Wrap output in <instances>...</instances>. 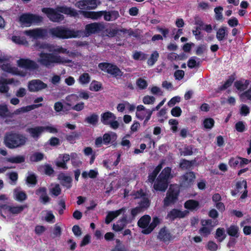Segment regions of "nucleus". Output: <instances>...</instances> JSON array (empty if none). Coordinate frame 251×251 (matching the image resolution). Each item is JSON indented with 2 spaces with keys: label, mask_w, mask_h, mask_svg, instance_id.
<instances>
[{
  "label": "nucleus",
  "mask_w": 251,
  "mask_h": 251,
  "mask_svg": "<svg viewBox=\"0 0 251 251\" xmlns=\"http://www.w3.org/2000/svg\"><path fill=\"white\" fill-rule=\"evenodd\" d=\"M41 11L45 14L49 19L54 23H59L64 19L63 13L71 17H76L78 14L76 10L67 6H58L55 9L51 7L42 8Z\"/></svg>",
  "instance_id": "1"
},
{
  "label": "nucleus",
  "mask_w": 251,
  "mask_h": 251,
  "mask_svg": "<svg viewBox=\"0 0 251 251\" xmlns=\"http://www.w3.org/2000/svg\"><path fill=\"white\" fill-rule=\"evenodd\" d=\"M27 138L23 134L10 132L6 133L4 137V144L10 149H14L24 146Z\"/></svg>",
  "instance_id": "2"
},
{
  "label": "nucleus",
  "mask_w": 251,
  "mask_h": 251,
  "mask_svg": "<svg viewBox=\"0 0 251 251\" xmlns=\"http://www.w3.org/2000/svg\"><path fill=\"white\" fill-rule=\"evenodd\" d=\"M39 56L40 58L38 60V62L42 66L47 68H49L54 63L64 64L69 63L72 62V60L70 59H65L62 58L60 55L51 53L41 52L39 54Z\"/></svg>",
  "instance_id": "3"
},
{
  "label": "nucleus",
  "mask_w": 251,
  "mask_h": 251,
  "mask_svg": "<svg viewBox=\"0 0 251 251\" xmlns=\"http://www.w3.org/2000/svg\"><path fill=\"white\" fill-rule=\"evenodd\" d=\"M49 33L52 37L60 39H69L77 37L76 33L65 27L63 26H57L50 29Z\"/></svg>",
  "instance_id": "4"
},
{
  "label": "nucleus",
  "mask_w": 251,
  "mask_h": 251,
  "mask_svg": "<svg viewBox=\"0 0 251 251\" xmlns=\"http://www.w3.org/2000/svg\"><path fill=\"white\" fill-rule=\"evenodd\" d=\"M19 21L21 25L28 27L32 25H38L43 21V18L40 15L30 13H25L20 15Z\"/></svg>",
  "instance_id": "5"
},
{
  "label": "nucleus",
  "mask_w": 251,
  "mask_h": 251,
  "mask_svg": "<svg viewBox=\"0 0 251 251\" xmlns=\"http://www.w3.org/2000/svg\"><path fill=\"white\" fill-rule=\"evenodd\" d=\"M179 193V189L176 185H171L163 200L164 205L168 206L176 203L178 200Z\"/></svg>",
  "instance_id": "6"
},
{
  "label": "nucleus",
  "mask_w": 251,
  "mask_h": 251,
  "mask_svg": "<svg viewBox=\"0 0 251 251\" xmlns=\"http://www.w3.org/2000/svg\"><path fill=\"white\" fill-rule=\"evenodd\" d=\"M98 66L101 70L106 72L114 77L118 78L123 75V72L115 64L102 62L99 63Z\"/></svg>",
  "instance_id": "7"
},
{
  "label": "nucleus",
  "mask_w": 251,
  "mask_h": 251,
  "mask_svg": "<svg viewBox=\"0 0 251 251\" xmlns=\"http://www.w3.org/2000/svg\"><path fill=\"white\" fill-rule=\"evenodd\" d=\"M34 46L39 49H49V51L54 53L68 54L69 51L67 49L59 46H52L45 43L36 41Z\"/></svg>",
  "instance_id": "8"
},
{
  "label": "nucleus",
  "mask_w": 251,
  "mask_h": 251,
  "mask_svg": "<svg viewBox=\"0 0 251 251\" xmlns=\"http://www.w3.org/2000/svg\"><path fill=\"white\" fill-rule=\"evenodd\" d=\"M24 33L26 36L35 39L44 38L48 36L47 29L41 27L26 30Z\"/></svg>",
  "instance_id": "9"
},
{
  "label": "nucleus",
  "mask_w": 251,
  "mask_h": 251,
  "mask_svg": "<svg viewBox=\"0 0 251 251\" xmlns=\"http://www.w3.org/2000/svg\"><path fill=\"white\" fill-rule=\"evenodd\" d=\"M104 28L103 25L100 23L88 24L85 25L84 34L86 37H88L93 34L100 33Z\"/></svg>",
  "instance_id": "10"
},
{
  "label": "nucleus",
  "mask_w": 251,
  "mask_h": 251,
  "mask_svg": "<svg viewBox=\"0 0 251 251\" xmlns=\"http://www.w3.org/2000/svg\"><path fill=\"white\" fill-rule=\"evenodd\" d=\"M17 64L19 67L29 70H35L39 68L35 61L28 58H20L17 61Z\"/></svg>",
  "instance_id": "11"
},
{
  "label": "nucleus",
  "mask_w": 251,
  "mask_h": 251,
  "mask_svg": "<svg viewBox=\"0 0 251 251\" xmlns=\"http://www.w3.org/2000/svg\"><path fill=\"white\" fill-rule=\"evenodd\" d=\"M47 87V84L40 79L32 80L28 84V89L30 92H38Z\"/></svg>",
  "instance_id": "12"
},
{
  "label": "nucleus",
  "mask_w": 251,
  "mask_h": 251,
  "mask_svg": "<svg viewBox=\"0 0 251 251\" xmlns=\"http://www.w3.org/2000/svg\"><path fill=\"white\" fill-rule=\"evenodd\" d=\"M195 178V175L193 172L186 173L182 176L181 185L184 187H191L193 184Z\"/></svg>",
  "instance_id": "13"
},
{
  "label": "nucleus",
  "mask_w": 251,
  "mask_h": 251,
  "mask_svg": "<svg viewBox=\"0 0 251 251\" xmlns=\"http://www.w3.org/2000/svg\"><path fill=\"white\" fill-rule=\"evenodd\" d=\"M168 187V180L166 178L158 177L153 185V188L156 191L165 192Z\"/></svg>",
  "instance_id": "14"
},
{
  "label": "nucleus",
  "mask_w": 251,
  "mask_h": 251,
  "mask_svg": "<svg viewBox=\"0 0 251 251\" xmlns=\"http://www.w3.org/2000/svg\"><path fill=\"white\" fill-rule=\"evenodd\" d=\"M103 143L104 145H107L109 144H112L114 146L117 145L116 140L117 139V135L114 132L110 133H105L103 135Z\"/></svg>",
  "instance_id": "15"
},
{
  "label": "nucleus",
  "mask_w": 251,
  "mask_h": 251,
  "mask_svg": "<svg viewBox=\"0 0 251 251\" xmlns=\"http://www.w3.org/2000/svg\"><path fill=\"white\" fill-rule=\"evenodd\" d=\"M26 131L35 140H37L44 132L43 126H36L27 128Z\"/></svg>",
  "instance_id": "16"
},
{
  "label": "nucleus",
  "mask_w": 251,
  "mask_h": 251,
  "mask_svg": "<svg viewBox=\"0 0 251 251\" xmlns=\"http://www.w3.org/2000/svg\"><path fill=\"white\" fill-rule=\"evenodd\" d=\"M58 179L61 181V184L67 189L72 187L73 179L71 176H66L63 173H60L58 176Z\"/></svg>",
  "instance_id": "17"
},
{
  "label": "nucleus",
  "mask_w": 251,
  "mask_h": 251,
  "mask_svg": "<svg viewBox=\"0 0 251 251\" xmlns=\"http://www.w3.org/2000/svg\"><path fill=\"white\" fill-rule=\"evenodd\" d=\"M125 208L123 207L117 210L109 211L105 217V223L107 225L109 224L114 219L121 214L123 212L125 211Z\"/></svg>",
  "instance_id": "18"
},
{
  "label": "nucleus",
  "mask_w": 251,
  "mask_h": 251,
  "mask_svg": "<svg viewBox=\"0 0 251 251\" xmlns=\"http://www.w3.org/2000/svg\"><path fill=\"white\" fill-rule=\"evenodd\" d=\"M102 12V16L105 21H112L116 20L120 16L119 13L118 11L111 10V11H100Z\"/></svg>",
  "instance_id": "19"
},
{
  "label": "nucleus",
  "mask_w": 251,
  "mask_h": 251,
  "mask_svg": "<svg viewBox=\"0 0 251 251\" xmlns=\"http://www.w3.org/2000/svg\"><path fill=\"white\" fill-rule=\"evenodd\" d=\"M158 238L164 242H166L170 241L172 239V237L170 231L164 226L160 229L158 235Z\"/></svg>",
  "instance_id": "20"
},
{
  "label": "nucleus",
  "mask_w": 251,
  "mask_h": 251,
  "mask_svg": "<svg viewBox=\"0 0 251 251\" xmlns=\"http://www.w3.org/2000/svg\"><path fill=\"white\" fill-rule=\"evenodd\" d=\"M116 119L115 115L110 111L105 112L100 115L101 122L104 125H108L112 120H115Z\"/></svg>",
  "instance_id": "21"
},
{
  "label": "nucleus",
  "mask_w": 251,
  "mask_h": 251,
  "mask_svg": "<svg viewBox=\"0 0 251 251\" xmlns=\"http://www.w3.org/2000/svg\"><path fill=\"white\" fill-rule=\"evenodd\" d=\"M185 214L183 211L177 209H172L169 212L167 215V218L171 221H174L176 218H182L184 217Z\"/></svg>",
  "instance_id": "22"
},
{
  "label": "nucleus",
  "mask_w": 251,
  "mask_h": 251,
  "mask_svg": "<svg viewBox=\"0 0 251 251\" xmlns=\"http://www.w3.org/2000/svg\"><path fill=\"white\" fill-rule=\"evenodd\" d=\"M80 13L83 15L85 18H89L94 20H97L102 16V12L99 11H80Z\"/></svg>",
  "instance_id": "23"
},
{
  "label": "nucleus",
  "mask_w": 251,
  "mask_h": 251,
  "mask_svg": "<svg viewBox=\"0 0 251 251\" xmlns=\"http://www.w3.org/2000/svg\"><path fill=\"white\" fill-rule=\"evenodd\" d=\"M151 220V217L148 215H145L141 217L137 222V225L140 227L145 229L147 228Z\"/></svg>",
  "instance_id": "24"
},
{
  "label": "nucleus",
  "mask_w": 251,
  "mask_h": 251,
  "mask_svg": "<svg viewBox=\"0 0 251 251\" xmlns=\"http://www.w3.org/2000/svg\"><path fill=\"white\" fill-rule=\"evenodd\" d=\"M159 223V219L157 217H153L152 222L149 225V226L147 228L143 229L142 232L144 234H150Z\"/></svg>",
  "instance_id": "25"
},
{
  "label": "nucleus",
  "mask_w": 251,
  "mask_h": 251,
  "mask_svg": "<svg viewBox=\"0 0 251 251\" xmlns=\"http://www.w3.org/2000/svg\"><path fill=\"white\" fill-rule=\"evenodd\" d=\"M42 169L44 170L45 175L49 176H53L55 171L51 165L46 163L44 165L40 166L38 168V170L40 172H41Z\"/></svg>",
  "instance_id": "26"
},
{
  "label": "nucleus",
  "mask_w": 251,
  "mask_h": 251,
  "mask_svg": "<svg viewBox=\"0 0 251 251\" xmlns=\"http://www.w3.org/2000/svg\"><path fill=\"white\" fill-rule=\"evenodd\" d=\"M145 107L143 105H139L136 107V116L140 120H143L147 116V110Z\"/></svg>",
  "instance_id": "27"
},
{
  "label": "nucleus",
  "mask_w": 251,
  "mask_h": 251,
  "mask_svg": "<svg viewBox=\"0 0 251 251\" xmlns=\"http://www.w3.org/2000/svg\"><path fill=\"white\" fill-rule=\"evenodd\" d=\"M84 122L93 126H96L99 122V116L95 113L85 118Z\"/></svg>",
  "instance_id": "28"
},
{
  "label": "nucleus",
  "mask_w": 251,
  "mask_h": 251,
  "mask_svg": "<svg viewBox=\"0 0 251 251\" xmlns=\"http://www.w3.org/2000/svg\"><path fill=\"white\" fill-rule=\"evenodd\" d=\"M235 78L236 74L235 73H233L229 76L228 78L225 81L223 85L219 87V90L222 91L226 89L227 88L231 86Z\"/></svg>",
  "instance_id": "29"
},
{
  "label": "nucleus",
  "mask_w": 251,
  "mask_h": 251,
  "mask_svg": "<svg viewBox=\"0 0 251 251\" xmlns=\"http://www.w3.org/2000/svg\"><path fill=\"white\" fill-rule=\"evenodd\" d=\"M199 202L194 200H189L184 203V207L189 210H193L199 206Z\"/></svg>",
  "instance_id": "30"
},
{
  "label": "nucleus",
  "mask_w": 251,
  "mask_h": 251,
  "mask_svg": "<svg viewBox=\"0 0 251 251\" xmlns=\"http://www.w3.org/2000/svg\"><path fill=\"white\" fill-rule=\"evenodd\" d=\"M162 168V164H160L155 167L152 173L149 174L148 180L150 182L152 183L154 181L157 175L161 171Z\"/></svg>",
  "instance_id": "31"
},
{
  "label": "nucleus",
  "mask_w": 251,
  "mask_h": 251,
  "mask_svg": "<svg viewBox=\"0 0 251 251\" xmlns=\"http://www.w3.org/2000/svg\"><path fill=\"white\" fill-rule=\"evenodd\" d=\"M28 205L26 204L17 205V206H11L9 213L14 215L18 214L21 213L25 208H27Z\"/></svg>",
  "instance_id": "32"
},
{
  "label": "nucleus",
  "mask_w": 251,
  "mask_h": 251,
  "mask_svg": "<svg viewBox=\"0 0 251 251\" xmlns=\"http://www.w3.org/2000/svg\"><path fill=\"white\" fill-rule=\"evenodd\" d=\"M227 36V32L226 27H221L218 29L216 33V38L218 41H221L225 39V37Z\"/></svg>",
  "instance_id": "33"
},
{
  "label": "nucleus",
  "mask_w": 251,
  "mask_h": 251,
  "mask_svg": "<svg viewBox=\"0 0 251 251\" xmlns=\"http://www.w3.org/2000/svg\"><path fill=\"white\" fill-rule=\"evenodd\" d=\"M65 100H66L65 104L69 107H71L75 102L79 100L78 95L75 94H72L67 96Z\"/></svg>",
  "instance_id": "34"
},
{
  "label": "nucleus",
  "mask_w": 251,
  "mask_h": 251,
  "mask_svg": "<svg viewBox=\"0 0 251 251\" xmlns=\"http://www.w3.org/2000/svg\"><path fill=\"white\" fill-rule=\"evenodd\" d=\"M62 134L65 136L66 140L71 144L75 143L76 138L80 136V134L75 131L71 132L70 134H66L64 133H62Z\"/></svg>",
  "instance_id": "35"
},
{
  "label": "nucleus",
  "mask_w": 251,
  "mask_h": 251,
  "mask_svg": "<svg viewBox=\"0 0 251 251\" xmlns=\"http://www.w3.org/2000/svg\"><path fill=\"white\" fill-rule=\"evenodd\" d=\"M227 234L232 237H235L238 238L239 237V228L237 226L231 225L227 229Z\"/></svg>",
  "instance_id": "36"
},
{
  "label": "nucleus",
  "mask_w": 251,
  "mask_h": 251,
  "mask_svg": "<svg viewBox=\"0 0 251 251\" xmlns=\"http://www.w3.org/2000/svg\"><path fill=\"white\" fill-rule=\"evenodd\" d=\"M159 57V54L158 51L156 50L153 51L147 61L148 65L150 66H153L157 61Z\"/></svg>",
  "instance_id": "37"
},
{
  "label": "nucleus",
  "mask_w": 251,
  "mask_h": 251,
  "mask_svg": "<svg viewBox=\"0 0 251 251\" xmlns=\"http://www.w3.org/2000/svg\"><path fill=\"white\" fill-rule=\"evenodd\" d=\"M7 161L12 163H22L25 162V157L23 155H17L16 156L7 158Z\"/></svg>",
  "instance_id": "38"
},
{
  "label": "nucleus",
  "mask_w": 251,
  "mask_h": 251,
  "mask_svg": "<svg viewBox=\"0 0 251 251\" xmlns=\"http://www.w3.org/2000/svg\"><path fill=\"white\" fill-rule=\"evenodd\" d=\"M44 153L40 152H35L30 156V160L31 162H39L44 159Z\"/></svg>",
  "instance_id": "39"
},
{
  "label": "nucleus",
  "mask_w": 251,
  "mask_h": 251,
  "mask_svg": "<svg viewBox=\"0 0 251 251\" xmlns=\"http://www.w3.org/2000/svg\"><path fill=\"white\" fill-rule=\"evenodd\" d=\"M212 230L211 226H202L199 230V233L202 236L206 237L211 234Z\"/></svg>",
  "instance_id": "40"
},
{
  "label": "nucleus",
  "mask_w": 251,
  "mask_h": 251,
  "mask_svg": "<svg viewBox=\"0 0 251 251\" xmlns=\"http://www.w3.org/2000/svg\"><path fill=\"white\" fill-rule=\"evenodd\" d=\"M215 121L213 119L211 118H206L203 121L202 125L205 129H210L214 126Z\"/></svg>",
  "instance_id": "41"
},
{
  "label": "nucleus",
  "mask_w": 251,
  "mask_h": 251,
  "mask_svg": "<svg viewBox=\"0 0 251 251\" xmlns=\"http://www.w3.org/2000/svg\"><path fill=\"white\" fill-rule=\"evenodd\" d=\"M12 40L13 42L19 45H26L28 42L24 37L14 35L12 37Z\"/></svg>",
  "instance_id": "42"
},
{
  "label": "nucleus",
  "mask_w": 251,
  "mask_h": 251,
  "mask_svg": "<svg viewBox=\"0 0 251 251\" xmlns=\"http://www.w3.org/2000/svg\"><path fill=\"white\" fill-rule=\"evenodd\" d=\"M78 81L82 85L89 83L90 81V76L89 74L84 73L81 75L79 77Z\"/></svg>",
  "instance_id": "43"
},
{
  "label": "nucleus",
  "mask_w": 251,
  "mask_h": 251,
  "mask_svg": "<svg viewBox=\"0 0 251 251\" xmlns=\"http://www.w3.org/2000/svg\"><path fill=\"white\" fill-rule=\"evenodd\" d=\"M15 200L19 201H23L25 200L27 197V195L24 191H14Z\"/></svg>",
  "instance_id": "44"
},
{
  "label": "nucleus",
  "mask_w": 251,
  "mask_h": 251,
  "mask_svg": "<svg viewBox=\"0 0 251 251\" xmlns=\"http://www.w3.org/2000/svg\"><path fill=\"white\" fill-rule=\"evenodd\" d=\"M240 159H241V157L238 156L231 157L228 161V165L231 168H236L239 166Z\"/></svg>",
  "instance_id": "45"
},
{
  "label": "nucleus",
  "mask_w": 251,
  "mask_h": 251,
  "mask_svg": "<svg viewBox=\"0 0 251 251\" xmlns=\"http://www.w3.org/2000/svg\"><path fill=\"white\" fill-rule=\"evenodd\" d=\"M198 59L196 56L191 57L187 62V66L191 69L199 67L200 65V62H197L196 59Z\"/></svg>",
  "instance_id": "46"
},
{
  "label": "nucleus",
  "mask_w": 251,
  "mask_h": 251,
  "mask_svg": "<svg viewBox=\"0 0 251 251\" xmlns=\"http://www.w3.org/2000/svg\"><path fill=\"white\" fill-rule=\"evenodd\" d=\"M171 172V168L167 167H165L159 174V177L162 178H166V180H168V179L170 176Z\"/></svg>",
  "instance_id": "47"
},
{
  "label": "nucleus",
  "mask_w": 251,
  "mask_h": 251,
  "mask_svg": "<svg viewBox=\"0 0 251 251\" xmlns=\"http://www.w3.org/2000/svg\"><path fill=\"white\" fill-rule=\"evenodd\" d=\"M148 55L141 51H136L133 55V58L136 60L144 61L147 58Z\"/></svg>",
  "instance_id": "48"
},
{
  "label": "nucleus",
  "mask_w": 251,
  "mask_h": 251,
  "mask_svg": "<svg viewBox=\"0 0 251 251\" xmlns=\"http://www.w3.org/2000/svg\"><path fill=\"white\" fill-rule=\"evenodd\" d=\"M193 165L192 161L187 160L185 159H182L179 163V167L182 169H190Z\"/></svg>",
  "instance_id": "49"
},
{
  "label": "nucleus",
  "mask_w": 251,
  "mask_h": 251,
  "mask_svg": "<svg viewBox=\"0 0 251 251\" xmlns=\"http://www.w3.org/2000/svg\"><path fill=\"white\" fill-rule=\"evenodd\" d=\"M9 87L6 82L3 81L2 77L0 78V93L1 94H5L8 93Z\"/></svg>",
  "instance_id": "50"
},
{
  "label": "nucleus",
  "mask_w": 251,
  "mask_h": 251,
  "mask_svg": "<svg viewBox=\"0 0 251 251\" xmlns=\"http://www.w3.org/2000/svg\"><path fill=\"white\" fill-rule=\"evenodd\" d=\"M102 88L101 84L97 81L93 80L91 82L89 89L91 91L98 92Z\"/></svg>",
  "instance_id": "51"
},
{
  "label": "nucleus",
  "mask_w": 251,
  "mask_h": 251,
  "mask_svg": "<svg viewBox=\"0 0 251 251\" xmlns=\"http://www.w3.org/2000/svg\"><path fill=\"white\" fill-rule=\"evenodd\" d=\"M1 68L3 71L9 73H12L15 75L18 74L17 71H14V68L11 66L10 64H3V65H1Z\"/></svg>",
  "instance_id": "52"
},
{
  "label": "nucleus",
  "mask_w": 251,
  "mask_h": 251,
  "mask_svg": "<svg viewBox=\"0 0 251 251\" xmlns=\"http://www.w3.org/2000/svg\"><path fill=\"white\" fill-rule=\"evenodd\" d=\"M136 84L140 89L143 90L147 88L148 83L146 80L142 78H139L136 80Z\"/></svg>",
  "instance_id": "53"
},
{
  "label": "nucleus",
  "mask_w": 251,
  "mask_h": 251,
  "mask_svg": "<svg viewBox=\"0 0 251 251\" xmlns=\"http://www.w3.org/2000/svg\"><path fill=\"white\" fill-rule=\"evenodd\" d=\"M223 10V8L221 6L215 8L214 12L215 13V18L216 20H221L223 19V16L222 13Z\"/></svg>",
  "instance_id": "54"
},
{
  "label": "nucleus",
  "mask_w": 251,
  "mask_h": 251,
  "mask_svg": "<svg viewBox=\"0 0 251 251\" xmlns=\"http://www.w3.org/2000/svg\"><path fill=\"white\" fill-rule=\"evenodd\" d=\"M139 207L142 210L143 209H146L149 207L150 205V201L148 198H143L142 200L139 203Z\"/></svg>",
  "instance_id": "55"
},
{
  "label": "nucleus",
  "mask_w": 251,
  "mask_h": 251,
  "mask_svg": "<svg viewBox=\"0 0 251 251\" xmlns=\"http://www.w3.org/2000/svg\"><path fill=\"white\" fill-rule=\"evenodd\" d=\"M26 181L27 183L35 185L37 183V176L34 174H31L27 176Z\"/></svg>",
  "instance_id": "56"
},
{
  "label": "nucleus",
  "mask_w": 251,
  "mask_h": 251,
  "mask_svg": "<svg viewBox=\"0 0 251 251\" xmlns=\"http://www.w3.org/2000/svg\"><path fill=\"white\" fill-rule=\"evenodd\" d=\"M155 99L153 96L147 95L143 97V102L145 104H151L155 102Z\"/></svg>",
  "instance_id": "57"
},
{
  "label": "nucleus",
  "mask_w": 251,
  "mask_h": 251,
  "mask_svg": "<svg viewBox=\"0 0 251 251\" xmlns=\"http://www.w3.org/2000/svg\"><path fill=\"white\" fill-rule=\"evenodd\" d=\"M207 250L210 251H216L218 250V245L212 241H209L208 242L206 246Z\"/></svg>",
  "instance_id": "58"
},
{
  "label": "nucleus",
  "mask_w": 251,
  "mask_h": 251,
  "mask_svg": "<svg viewBox=\"0 0 251 251\" xmlns=\"http://www.w3.org/2000/svg\"><path fill=\"white\" fill-rule=\"evenodd\" d=\"M235 128L239 132H243L246 129V126L243 121H239L235 124Z\"/></svg>",
  "instance_id": "59"
},
{
  "label": "nucleus",
  "mask_w": 251,
  "mask_h": 251,
  "mask_svg": "<svg viewBox=\"0 0 251 251\" xmlns=\"http://www.w3.org/2000/svg\"><path fill=\"white\" fill-rule=\"evenodd\" d=\"M50 192L55 197L59 196L61 193V189L58 184H56L54 187L50 189Z\"/></svg>",
  "instance_id": "60"
},
{
  "label": "nucleus",
  "mask_w": 251,
  "mask_h": 251,
  "mask_svg": "<svg viewBox=\"0 0 251 251\" xmlns=\"http://www.w3.org/2000/svg\"><path fill=\"white\" fill-rule=\"evenodd\" d=\"M247 188V183L246 180L238 181L236 184V188L238 192H240L242 189Z\"/></svg>",
  "instance_id": "61"
},
{
  "label": "nucleus",
  "mask_w": 251,
  "mask_h": 251,
  "mask_svg": "<svg viewBox=\"0 0 251 251\" xmlns=\"http://www.w3.org/2000/svg\"><path fill=\"white\" fill-rule=\"evenodd\" d=\"M171 113L173 116L178 117L181 115L182 110L180 107L177 106H175L172 109Z\"/></svg>",
  "instance_id": "62"
},
{
  "label": "nucleus",
  "mask_w": 251,
  "mask_h": 251,
  "mask_svg": "<svg viewBox=\"0 0 251 251\" xmlns=\"http://www.w3.org/2000/svg\"><path fill=\"white\" fill-rule=\"evenodd\" d=\"M11 206L6 204H0V214L1 216H4L2 214L3 213L6 214L10 212V208Z\"/></svg>",
  "instance_id": "63"
},
{
  "label": "nucleus",
  "mask_w": 251,
  "mask_h": 251,
  "mask_svg": "<svg viewBox=\"0 0 251 251\" xmlns=\"http://www.w3.org/2000/svg\"><path fill=\"white\" fill-rule=\"evenodd\" d=\"M8 112V109L6 104H0V117H5Z\"/></svg>",
  "instance_id": "64"
}]
</instances>
